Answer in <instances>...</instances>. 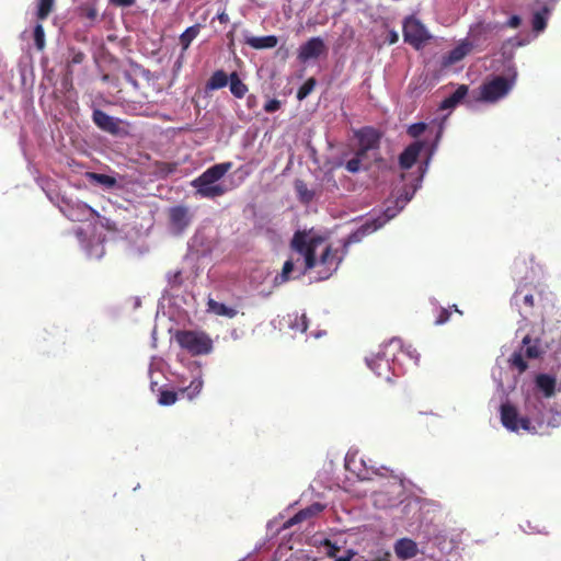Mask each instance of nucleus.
<instances>
[{"label":"nucleus","mask_w":561,"mask_h":561,"mask_svg":"<svg viewBox=\"0 0 561 561\" xmlns=\"http://www.w3.org/2000/svg\"><path fill=\"white\" fill-rule=\"evenodd\" d=\"M76 236L88 259L99 260L104 255V236L98 232L95 225L89 224L84 229H76Z\"/></svg>","instance_id":"obj_11"},{"label":"nucleus","mask_w":561,"mask_h":561,"mask_svg":"<svg viewBox=\"0 0 561 561\" xmlns=\"http://www.w3.org/2000/svg\"><path fill=\"white\" fill-rule=\"evenodd\" d=\"M543 355H551L556 359H561V333L542 332L540 336L531 339L526 334L522 339V346L515 350L507 359L508 367L516 370L518 375L527 368V358H539Z\"/></svg>","instance_id":"obj_4"},{"label":"nucleus","mask_w":561,"mask_h":561,"mask_svg":"<svg viewBox=\"0 0 561 561\" xmlns=\"http://www.w3.org/2000/svg\"><path fill=\"white\" fill-rule=\"evenodd\" d=\"M345 468L362 481H373L374 476L385 477L383 471L390 472L386 467L376 468L368 465L363 457H358L357 453L351 451L345 456Z\"/></svg>","instance_id":"obj_13"},{"label":"nucleus","mask_w":561,"mask_h":561,"mask_svg":"<svg viewBox=\"0 0 561 561\" xmlns=\"http://www.w3.org/2000/svg\"><path fill=\"white\" fill-rule=\"evenodd\" d=\"M160 365H161V359L158 358V357H152L151 358V362H150V365H149V369H148V374H149V377L151 379L150 381V387H151V390L154 391V387L158 385L157 381L153 380V373L160 368Z\"/></svg>","instance_id":"obj_43"},{"label":"nucleus","mask_w":561,"mask_h":561,"mask_svg":"<svg viewBox=\"0 0 561 561\" xmlns=\"http://www.w3.org/2000/svg\"><path fill=\"white\" fill-rule=\"evenodd\" d=\"M408 357L409 359L413 360L414 365H417L419 364V360H420V354L419 352L412 347L411 345H408V346H404L402 344V348L401 351L398 352V357Z\"/></svg>","instance_id":"obj_38"},{"label":"nucleus","mask_w":561,"mask_h":561,"mask_svg":"<svg viewBox=\"0 0 561 561\" xmlns=\"http://www.w3.org/2000/svg\"><path fill=\"white\" fill-rule=\"evenodd\" d=\"M92 121L95 126L113 136H118L122 134V119L111 116L103 112L102 110L95 108L92 113Z\"/></svg>","instance_id":"obj_18"},{"label":"nucleus","mask_w":561,"mask_h":561,"mask_svg":"<svg viewBox=\"0 0 561 561\" xmlns=\"http://www.w3.org/2000/svg\"><path fill=\"white\" fill-rule=\"evenodd\" d=\"M472 49V43H469V39H462L456 47H454L443 57V65L451 66L462 60Z\"/></svg>","instance_id":"obj_26"},{"label":"nucleus","mask_w":561,"mask_h":561,"mask_svg":"<svg viewBox=\"0 0 561 561\" xmlns=\"http://www.w3.org/2000/svg\"><path fill=\"white\" fill-rule=\"evenodd\" d=\"M371 561H391V553L389 550L377 549L373 552Z\"/></svg>","instance_id":"obj_45"},{"label":"nucleus","mask_w":561,"mask_h":561,"mask_svg":"<svg viewBox=\"0 0 561 561\" xmlns=\"http://www.w3.org/2000/svg\"><path fill=\"white\" fill-rule=\"evenodd\" d=\"M191 224L190 211L184 206L170 209V230L173 234H181Z\"/></svg>","instance_id":"obj_20"},{"label":"nucleus","mask_w":561,"mask_h":561,"mask_svg":"<svg viewBox=\"0 0 561 561\" xmlns=\"http://www.w3.org/2000/svg\"><path fill=\"white\" fill-rule=\"evenodd\" d=\"M300 270H302V264L299 265V262H297V259L296 260L294 257L288 259L287 261H285L282 272L278 273L274 277V280H273L274 285L280 286V285L285 284L286 282H288L289 279L299 278L300 276H298V272Z\"/></svg>","instance_id":"obj_24"},{"label":"nucleus","mask_w":561,"mask_h":561,"mask_svg":"<svg viewBox=\"0 0 561 561\" xmlns=\"http://www.w3.org/2000/svg\"><path fill=\"white\" fill-rule=\"evenodd\" d=\"M516 79V66L510 60L504 75L495 76L482 84L480 99L486 103L497 102L510 93L515 85Z\"/></svg>","instance_id":"obj_9"},{"label":"nucleus","mask_w":561,"mask_h":561,"mask_svg":"<svg viewBox=\"0 0 561 561\" xmlns=\"http://www.w3.org/2000/svg\"><path fill=\"white\" fill-rule=\"evenodd\" d=\"M426 129V124L425 123H414L412 125L409 126L408 128V134L413 137V138H417L420 137Z\"/></svg>","instance_id":"obj_44"},{"label":"nucleus","mask_w":561,"mask_h":561,"mask_svg":"<svg viewBox=\"0 0 561 561\" xmlns=\"http://www.w3.org/2000/svg\"><path fill=\"white\" fill-rule=\"evenodd\" d=\"M402 348V341L393 337L379 346L376 353L365 357L367 367L379 378L391 381V376H400L404 369L398 352Z\"/></svg>","instance_id":"obj_6"},{"label":"nucleus","mask_w":561,"mask_h":561,"mask_svg":"<svg viewBox=\"0 0 561 561\" xmlns=\"http://www.w3.org/2000/svg\"><path fill=\"white\" fill-rule=\"evenodd\" d=\"M324 508V505L321 503H313L310 506L300 510L293 517L285 522L284 528H290L317 514H319Z\"/></svg>","instance_id":"obj_27"},{"label":"nucleus","mask_w":561,"mask_h":561,"mask_svg":"<svg viewBox=\"0 0 561 561\" xmlns=\"http://www.w3.org/2000/svg\"><path fill=\"white\" fill-rule=\"evenodd\" d=\"M208 311L220 317L232 319L237 316L238 311L236 308L227 306L222 302H218L211 298L207 302Z\"/></svg>","instance_id":"obj_31"},{"label":"nucleus","mask_w":561,"mask_h":561,"mask_svg":"<svg viewBox=\"0 0 561 561\" xmlns=\"http://www.w3.org/2000/svg\"><path fill=\"white\" fill-rule=\"evenodd\" d=\"M168 280L172 286L180 285L182 283V272L176 271L173 274L170 273L168 275Z\"/></svg>","instance_id":"obj_49"},{"label":"nucleus","mask_w":561,"mask_h":561,"mask_svg":"<svg viewBox=\"0 0 561 561\" xmlns=\"http://www.w3.org/2000/svg\"><path fill=\"white\" fill-rule=\"evenodd\" d=\"M433 150L430 152L426 160L419 165L416 175L410 179V184L403 185L385 202V208L379 215L366 219L360 227L343 240L341 254H344L345 256L351 244L360 242L366 236L382 228L389 220L393 219L404 209L408 203L415 195L416 191L421 188L424 175L428 170ZM401 178L403 181H409L408 175L405 174H402Z\"/></svg>","instance_id":"obj_3"},{"label":"nucleus","mask_w":561,"mask_h":561,"mask_svg":"<svg viewBox=\"0 0 561 561\" xmlns=\"http://www.w3.org/2000/svg\"><path fill=\"white\" fill-rule=\"evenodd\" d=\"M316 80L313 78H309L298 90L297 98L298 100L306 99L314 89Z\"/></svg>","instance_id":"obj_40"},{"label":"nucleus","mask_w":561,"mask_h":561,"mask_svg":"<svg viewBox=\"0 0 561 561\" xmlns=\"http://www.w3.org/2000/svg\"><path fill=\"white\" fill-rule=\"evenodd\" d=\"M551 2L556 3L558 0H550Z\"/></svg>","instance_id":"obj_58"},{"label":"nucleus","mask_w":561,"mask_h":561,"mask_svg":"<svg viewBox=\"0 0 561 561\" xmlns=\"http://www.w3.org/2000/svg\"><path fill=\"white\" fill-rule=\"evenodd\" d=\"M522 23V19L519 15H512L507 22H506V26L511 27V28H517Z\"/></svg>","instance_id":"obj_50"},{"label":"nucleus","mask_w":561,"mask_h":561,"mask_svg":"<svg viewBox=\"0 0 561 561\" xmlns=\"http://www.w3.org/2000/svg\"><path fill=\"white\" fill-rule=\"evenodd\" d=\"M534 1L535 4L540 5L539 9L534 11L531 16V30L535 35L538 36L546 30L553 5H548L547 3H543L542 0Z\"/></svg>","instance_id":"obj_21"},{"label":"nucleus","mask_w":561,"mask_h":561,"mask_svg":"<svg viewBox=\"0 0 561 561\" xmlns=\"http://www.w3.org/2000/svg\"><path fill=\"white\" fill-rule=\"evenodd\" d=\"M58 208L71 221H89L96 215L91 206L78 199L62 198Z\"/></svg>","instance_id":"obj_14"},{"label":"nucleus","mask_w":561,"mask_h":561,"mask_svg":"<svg viewBox=\"0 0 561 561\" xmlns=\"http://www.w3.org/2000/svg\"><path fill=\"white\" fill-rule=\"evenodd\" d=\"M55 0H39L38 2V9H37V16L41 20H44L48 16L50 13L53 7H54Z\"/></svg>","instance_id":"obj_39"},{"label":"nucleus","mask_w":561,"mask_h":561,"mask_svg":"<svg viewBox=\"0 0 561 561\" xmlns=\"http://www.w3.org/2000/svg\"><path fill=\"white\" fill-rule=\"evenodd\" d=\"M176 399V392L170 390H161L158 398V402L161 405H172L173 403H175Z\"/></svg>","instance_id":"obj_41"},{"label":"nucleus","mask_w":561,"mask_h":561,"mask_svg":"<svg viewBox=\"0 0 561 561\" xmlns=\"http://www.w3.org/2000/svg\"><path fill=\"white\" fill-rule=\"evenodd\" d=\"M217 19H218V21H219L220 23H222V24H226V23H228V22H229V16H228V14H227L225 11H224V12H221V13H219V14L217 15Z\"/></svg>","instance_id":"obj_53"},{"label":"nucleus","mask_w":561,"mask_h":561,"mask_svg":"<svg viewBox=\"0 0 561 561\" xmlns=\"http://www.w3.org/2000/svg\"><path fill=\"white\" fill-rule=\"evenodd\" d=\"M510 42H514V44H513V45H515V46H524V45H526V44H527L526 42H524V41H518L517 38L511 39Z\"/></svg>","instance_id":"obj_55"},{"label":"nucleus","mask_w":561,"mask_h":561,"mask_svg":"<svg viewBox=\"0 0 561 561\" xmlns=\"http://www.w3.org/2000/svg\"><path fill=\"white\" fill-rule=\"evenodd\" d=\"M353 556H354L353 551L348 550L346 556L339 557L334 561H351Z\"/></svg>","instance_id":"obj_52"},{"label":"nucleus","mask_w":561,"mask_h":561,"mask_svg":"<svg viewBox=\"0 0 561 561\" xmlns=\"http://www.w3.org/2000/svg\"><path fill=\"white\" fill-rule=\"evenodd\" d=\"M288 327L298 332H306L308 328V319L306 313L293 312L287 317Z\"/></svg>","instance_id":"obj_33"},{"label":"nucleus","mask_w":561,"mask_h":561,"mask_svg":"<svg viewBox=\"0 0 561 561\" xmlns=\"http://www.w3.org/2000/svg\"><path fill=\"white\" fill-rule=\"evenodd\" d=\"M393 550L398 559L409 560L417 556L419 547L417 543L410 538H400L393 545Z\"/></svg>","instance_id":"obj_25"},{"label":"nucleus","mask_w":561,"mask_h":561,"mask_svg":"<svg viewBox=\"0 0 561 561\" xmlns=\"http://www.w3.org/2000/svg\"><path fill=\"white\" fill-rule=\"evenodd\" d=\"M34 41L36 47L41 50L45 46V33L41 24H36L34 27Z\"/></svg>","instance_id":"obj_42"},{"label":"nucleus","mask_w":561,"mask_h":561,"mask_svg":"<svg viewBox=\"0 0 561 561\" xmlns=\"http://www.w3.org/2000/svg\"><path fill=\"white\" fill-rule=\"evenodd\" d=\"M229 79L230 92L233 94V96L238 99L243 98L248 92V87L240 80L237 72H232L229 76Z\"/></svg>","instance_id":"obj_34"},{"label":"nucleus","mask_w":561,"mask_h":561,"mask_svg":"<svg viewBox=\"0 0 561 561\" xmlns=\"http://www.w3.org/2000/svg\"><path fill=\"white\" fill-rule=\"evenodd\" d=\"M199 33V25H193L187 27L180 36V43L183 49H187L191 43L197 37Z\"/></svg>","instance_id":"obj_36"},{"label":"nucleus","mask_w":561,"mask_h":561,"mask_svg":"<svg viewBox=\"0 0 561 561\" xmlns=\"http://www.w3.org/2000/svg\"><path fill=\"white\" fill-rule=\"evenodd\" d=\"M366 156L367 154L362 153V152L356 150L355 156L352 159H350L348 161H346L345 169L350 173H357V172H359L360 169H362V163H363L364 159L366 158Z\"/></svg>","instance_id":"obj_37"},{"label":"nucleus","mask_w":561,"mask_h":561,"mask_svg":"<svg viewBox=\"0 0 561 561\" xmlns=\"http://www.w3.org/2000/svg\"><path fill=\"white\" fill-rule=\"evenodd\" d=\"M528 528H529V531H531V533H540L541 531L540 529L531 527L529 523H528Z\"/></svg>","instance_id":"obj_56"},{"label":"nucleus","mask_w":561,"mask_h":561,"mask_svg":"<svg viewBox=\"0 0 561 561\" xmlns=\"http://www.w3.org/2000/svg\"><path fill=\"white\" fill-rule=\"evenodd\" d=\"M295 191L300 202L308 204L314 198V191L308 188L307 184L301 180H296Z\"/></svg>","instance_id":"obj_35"},{"label":"nucleus","mask_w":561,"mask_h":561,"mask_svg":"<svg viewBox=\"0 0 561 561\" xmlns=\"http://www.w3.org/2000/svg\"><path fill=\"white\" fill-rule=\"evenodd\" d=\"M192 255H195L196 257H198V256H199V253H198V252H196V253H193V252H192Z\"/></svg>","instance_id":"obj_57"},{"label":"nucleus","mask_w":561,"mask_h":561,"mask_svg":"<svg viewBox=\"0 0 561 561\" xmlns=\"http://www.w3.org/2000/svg\"><path fill=\"white\" fill-rule=\"evenodd\" d=\"M325 51V45L321 37H311L304 43L298 49V59L306 62L310 59L318 58Z\"/></svg>","instance_id":"obj_22"},{"label":"nucleus","mask_w":561,"mask_h":561,"mask_svg":"<svg viewBox=\"0 0 561 561\" xmlns=\"http://www.w3.org/2000/svg\"><path fill=\"white\" fill-rule=\"evenodd\" d=\"M82 11H83V15L91 22H94L96 20L98 10L94 7L82 8Z\"/></svg>","instance_id":"obj_48"},{"label":"nucleus","mask_w":561,"mask_h":561,"mask_svg":"<svg viewBox=\"0 0 561 561\" xmlns=\"http://www.w3.org/2000/svg\"><path fill=\"white\" fill-rule=\"evenodd\" d=\"M467 94L468 87L466 84L458 85L449 96L442 101L439 110L448 111L449 114L466 98Z\"/></svg>","instance_id":"obj_28"},{"label":"nucleus","mask_w":561,"mask_h":561,"mask_svg":"<svg viewBox=\"0 0 561 561\" xmlns=\"http://www.w3.org/2000/svg\"><path fill=\"white\" fill-rule=\"evenodd\" d=\"M425 144L423 141H414L410 144L399 156V164L401 169L409 170L416 162Z\"/></svg>","instance_id":"obj_23"},{"label":"nucleus","mask_w":561,"mask_h":561,"mask_svg":"<svg viewBox=\"0 0 561 561\" xmlns=\"http://www.w3.org/2000/svg\"><path fill=\"white\" fill-rule=\"evenodd\" d=\"M561 391V382L554 375L549 373H539L535 376L534 381L527 388L524 389V399L531 402L541 414L546 415L550 411H556L560 414L561 425V404L551 403L550 399L553 398L557 392Z\"/></svg>","instance_id":"obj_5"},{"label":"nucleus","mask_w":561,"mask_h":561,"mask_svg":"<svg viewBox=\"0 0 561 561\" xmlns=\"http://www.w3.org/2000/svg\"><path fill=\"white\" fill-rule=\"evenodd\" d=\"M535 288L527 284H519L514 291L511 305L516 308L524 320L533 314L535 307Z\"/></svg>","instance_id":"obj_15"},{"label":"nucleus","mask_w":561,"mask_h":561,"mask_svg":"<svg viewBox=\"0 0 561 561\" xmlns=\"http://www.w3.org/2000/svg\"><path fill=\"white\" fill-rule=\"evenodd\" d=\"M497 390L502 392L499 407L500 421L506 431L518 435H545L560 427V414L558 412L550 411L543 415L526 399H524L523 410L518 409L507 398L502 380L497 381Z\"/></svg>","instance_id":"obj_2"},{"label":"nucleus","mask_w":561,"mask_h":561,"mask_svg":"<svg viewBox=\"0 0 561 561\" xmlns=\"http://www.w3.org/2000/svg\"><path fill=\"white\" fill-rule=\"evenodd\" d=\"M229 77L224 70H216L206 82V90L215 91L225 88L229 83Z\"/></svg>","instance_id":"obj_32"},{"label":"nucleus","mask_w":561,"mask_h":561,"mask_svg":"<svg viewBox=\"0 0 561 561\" xmlns=\"http://www.w3.org/2000/svg\"><path fill=\"white\" fill-rule=\"evenodd\" d=\"M431 35L426 27L420 22V20L409 16L403 23V38L404 42L409 43L415 49H420L423 45L431 39Z\"/></svg>","instance_id":"obj_16"},{"label":"nucleus","mask_w":561,"mask_h":561,"mask_svg":"<svg viewBox=\"0 0 561 561\" xmlns=\"http://www.w3.org/2000/svg\"><path fill=\"white\" fill-rule=\"evenodd\" d=\"M232 163H217L194 179L191 185L196 194L203 198H216L227 193L228 188L221 183V179L230 170Z\"/></svg>","instance_id":"obj_8"},{"label":"nucleus","mask_w":561,"mask_h":561,"mask_svg":"<svg viewBox=\"0 0 561 561\" xmlns=\"http://www.w3.org/2000/svg\"><path fill=\"white\" fill-rule=\"evenodd\" d=\"M277 37L274 35L252 36L244 34V43L254 49L273 48L277 45Z\"/></svg>","instance_id":"obj_29"},{"label":"nucleus","mask_w":561,"mask_h":561,"mask_svg":"<svg viewBox=\"0 0 561 561\" xmlns=\"http://www.w3.org/2000/svg\"><path fill=\"white\" fill-rule=\"evenodd\" d=\"M450 318V311L448 309H440L436 320H435V324L436 325H442L444 323H446Z\"/></svg>","instance_id":"obj_46"},{"label":"nucleus","mask_w":561,"mask_h":561,"mask_svg":"<svg viewBox=\"0 0 561 561\" xmlns=\"http://www.w3.org/2000/svg\"><path fill=\"white\" fill-rule=\"evenodd\" d=\"M116 7L128 8L135 4L136 0H110Z\"/></svg>","instance_id":"obj_51"},{"label":"nucleus","mask_w":561,"mask_h":561,"mask_svg":"<svg viewBox=\"0 0 561 561\" xmlns=\"http://www.w3.org/2000/svg\"><path fill=\"white\" fill-rule=\"evenodd\" d=\"M501 28L496 22L478 21L469 28L468 37L472 47H478L485 43L495 32Z\"/></svg>","instance_id":"obj_17"},{"label":"nucleus","mask_w":561,"mask_h":561,"mask_svg":"<svg viewBox=\"0 0 561 561\" xmlns=\"http://www.w3.org/2000/svg\"><path fill=\"white\" fill-rule=\"evenodd\" d=\"M385 477H379L377 489L371 492V501L376 508L386 510L398 506L404 501V481L396 474L383 471Z\"/></svg>","instance_id":"obj_7"},{"label":"nucleus","mask_w":561,"mask_h":561,"mask_svg":"<svg viewBox=\"0 0 561 561\" xmlns=\"http://www.w3.org/2000/svg\"><path fill=\"white\" fill-rule=\"evenodd\" d=\"M355 135L359 146L357 151L368 154L369 151L378 149L380 135L375 128L364 127L357 130Z\"/></svg>","instance_id":"obj_19"},{"label":"nucleus","mask_w":561,"mask_h":561,"mask_svg":"<svg viewBox=\"0 0 561 561\" xmlns=\"http://www.w3.org/2000/svg\"><path fill=\"white\" fill-rule=\"evenodd\" d=\"M290 248L298 255L297 262H302L298 276L313 271L317 282L329 279L344 259V254H339V250L333 249L327 238L314 230L296 231Z\"/></svg>","instance_id":"obj_1"},{"label":"nucleus","mask_w":561,"mask_h":561,"mask_svg":"<svg viewBox=\"0 0 561 561\" xmlns=\"http://www.w3.org/2000/svg\"><path fill=\"white\" fill-rule=\"evenodd\" d=\"M85 178L90 183L99 185L105 190H112L117 185V180L107 174L87 172Z\"/></svg>","instance_id":"obj_30"},{"label":"nucleus","mask_w":561,"mask_h":561,"mask_svg":"<svg viewBox=\"0 0 561 561\" xmlns=\"http://www.w3.org/2000/svg\"><path fill=\"white\" fill-rule=\"evenodd\" d=\"M180 347L192 356L209 355L214 351L213 339L204 331L182 330L175 334Z\"/></svg>","instance_id":"obj_10"},{"label":"nucleus","mask_w":561,"mask_h":561,"mask_svg":"<svg viewBox=\"0 0 561 561\" xmlns=\"http://www.w3.org/2000/svg\"><path fill=\"white\" fill-rule=\"evenodd\" d=\"M280 107V102L276 99L270 100L264 105V111L267 113H274Z\"/></svg>","instance_id":"obj_47"},{"label":"nucleus","mask_w":561,"mask_h":561,"mask_svg":"<svg viewBox=\"0 0 561 561\" xmlns=\"http://www.w3.org/2000/svg\"><path fill=\"white\" fill-rule=\"evenodd\" d=\"M398 42V34L396 32H390L389 34V43L394 44Z\"/></svg>","instance_id":"obj_54"},{"label":"nucleus","mask_w":561,"mask_h":561,"mask_svg":"<svg viewBox=\"0 0 561 561\" xmlns=\"http://www.w3.org/2000/svg\"><path fill=\"white\" fill-rule=\"evenodd\" d=\"M186 370L180 375V392L186 394L188 400L195 399L204 386L203 367L198 360H188Z\"/></svg>","instance_id":"obj_12"}]
</instances>
